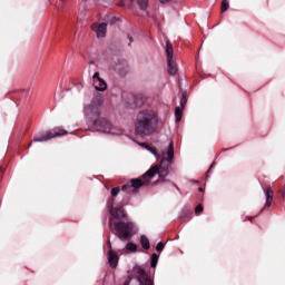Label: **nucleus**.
I'll return each mask as SVG.
<instances>
[{
	"mask_svg": "<svg viewBox=\"0 0 285 285\" xmlns=\"http://www.w3.org/2000/svg\"><path fill=\"white\" fill-rule=\"evenodd\" d=\"M166 55H167V66L168 73L171 76L177 75V62L175 61V50L173 49V43L170 41L166 42Z\"/></svg>",
	"mask_w": 285,
	"mask_h": 285,
	"instance_id": "obj_5",
	"label": "nucleus"
},
{
	"mask_svg": "<svg viewBox=\"0 0 285 285\" xmlns=\"http://www.w3.org/2000/svg\"><path fill=\"white\" fill-rule=\"evenodd\" d=\"M183 219V222H186V218H181Z\"/></svg>",
	"mask_w": 285,
	"mask_h": 285,
	"instance_id": "obj_28",
	"label": "nucleus"
},
{
	"mask_svg": "<svg viewBox=\"0 0 285 285\" xmlns=\"http://www.w3.org/2000/svg\"><path fill=\"white\" fill-rule=\"evenodd\" d=\"M126 248L127 250H130V253H135L137 250V245L135 243H128Z\"/></svg>",
	"mask_w": 285,
	"mask_h": 285,
	"instance_id": "obj_16",
	"label": "nucleus"
},
{
	"mask_svg": "<svg viewBox=\"0 0 285 285\" xmlns=\"http://www.w3.org/2000/svg\"><path fill=\"white\" fill-rule=\"evenodd\" d=\"M121 189H119V187H115L111 189V197H117V195H119Z\"/></svg>",
	"mask_w": 285,
	"mask_h": 285,
	"instance_id": "obj_21",
	"label": "nucleus"
},
{
	"mask_svg": "<svg viewBox=\"0 0 285 285\" xmlns=\"http://www.w3.org/2000/svg\"><path fill=\"white\" fill-rule=\"evenodd\" d=\"M63 135H68V131H66V129H62L61 127H56L49 131L37 134L33 138V141L36 142L50 141V139H55L57 137H63Z\"/></svg>",
	"mask_w": 285,
	"mask_h": 285,
	"instance_id": "obj_4",
	"label": "nucleus"
},
{
	"mask_svg": "<svg viewBox=\"0 0 285 285\" xmlns=\"http://www.w3.org/2000/svg\"><path fill=\"white\" fill-rule=\"evenodd\" d=\"M129 41H132V37L129 36Z\"/></svg>",
	"mask_w": 285,
	"mask_h": 285,
	"instance_id": "obj_27",
	"label": "nucleus"
},
{
	"mask_svg": "<svg viewBox=\"0 0 285 285\" xmlns=\"http://www.w3.org/2000/svg\"><path fill=\"white\" fill-rule=\"evenodd\" d=\"M156 250H158V252L164 250V243L159 242V243L156 245Z\"/></svg>",
	"mask_w": 285,
	"mask_h": 285,
	"instance_id": "obj_23",
	"label": "nucleus"
},
{
	"mask_svg": "<svg viewBox=\"0 0 285 285\" xmlns=\"http://www.w3.org/2000/svg\"><path fill=\"white\" fill-rule=\"evenodd\" d=\"M141 148H146V150H149V153H151V155H154V157H156V159H159V153H157V148L155 147H150L146 144H140Z\"/></svg>",
	"mask_w": 285,
	"mask_h": 285,
	"instance_id": "obj_14",
	"label": "nucleus"
},
{
	"mask_svg": "<svg viewBox=\"0 0 285 285\" xmlns=\"http://www.w3.org/2000/svg\"><path fill=\"white\" fill-rule=\"evenodd\" d=\"M95 89L99 92H104L108 88L105 79H101L99 72H95L92 76Z\"/></svg>",
	"mask_w": 285,
	"mask_h": 285,
	"instance_id": "obj_7",
	"label": "nucleus"
},
{
	"mask_svg": "<svg viewBox=\"0 0 285 285\" xmlns=\"http://www.w3.org/2000/svg\"><path fill=\"white\" fill-rule=\"evenodd\" d=\"M129 277L132 279V277H136V279L139 282L140 285H154L153 279L148 277V274H146V271L139 266H135L129 272Z\"/></svg>",
	"mask_w": 285,
	"mask_h": 285,
	"instance_id": "obj_6",
	"label": "nucleus"
},
{
	"mask_svg": "<svg viewBox=\"0 0 285 285\" xmlns=\"http://www.w3.org/2000/svg\"><path fill=\"white\" fill-rule=\"evenodd\" d=\"M228 8H230V4L228 3L227 0H224L222 2V12H226V10H228Z\"/></svg>",
	"mask_w": 285,
	"mask_h": 285,
	"instance_id": "obj_20",
	"label": "nucleus"
},
{
	"mask_svg": "<svg viewBox=\"0 0 285 285\" xmlns=\"http://www.w3.org/2000/svg\"><path fill=\"white\" fill-rule=\"evenodd\" d=\"M85 112L86 115L90 116V115H99V109L97 107H95V105H89L85 108Z\"/></svg>",
	"mask_w": 285,
	"mask_h": 285,
	"instance_id": "obj_13",
	"label": "nucleus"
},
{
	"mask_svg": "<svg viewBox=\"0 0 285 285\" xmlns=\"http://www.w3.org/2000/svg\"><path fill=\"white\" fill-rule=\"evenodd\" d=\"M140 244L145 250H148V248H150V240L146 236L140 237Z\"/></svg>",
	"mask_w": 285,
	"mask_h": 285,
	"instance_id": "obj_15",
	"label": "nucleus"
},
{
	"mask_svg": "<svg viewBox=\"0 0 285 285\" xmlns=\"http://www.w3.org/2000/svg\"><path fill=\"white\" fill-rule=\"evenodd\" d=\"M159 124V118L157 112L153 110H142L137 115L135 122V132L140 135V137H148L157 130V125Z\"/></svg>",
	"mask_w": 285,
	"mask_h": 285,
	"instance_id": "obj_2",
	"label": "nucleus"
},
{
	"mask_svg": "<svg viewBox=\"0 0 285 285\" xmlns=\"http://www.w3.org/2000/svg\"><path fill=\"white\" fill-rule=\"evenodd\" d=\"M138 3L141 10H146L148 8V0H138Z\"/></svg>",
	"mask_w": 285,
	"mask_h": 285,
	"instance_id": "obj_19",
	"label": "nucleus"
},
{
	"mask_svg": "<svg viewBox=\"0 0 285 285\" xmlns=\"http://www.w3.org/2000/svg\"><path fill=\"white\" fill-rule=\"evenodd\" d=\"M196 215H199L200 213H204V207L202 205H198L195 209Z\"/></svg>",
	"mask_w": 285,
	"mask_h": 285,
	"instance_id": "obj_22",
	"label": "nucleus"
},
{
	"mask_svg": "<svg viewBox=\"0 0 285 285\" xmlns=\"http://www.w3.org/2000/svg\"><path fill=\"white\" fill-rule=\"evenodd\" d=\"M108 262L112 268H117V264L119 263V256L112 249L108 253Z\"/></svg>",
	"mask_w": 285,
	"mask_h": 285,
	"instance_id": "obj_10",
	"label": "nucleus"
},
{
	"mask_svg": "<svg viewBox=\"0 0 285 285\" xmlns=\"http://www.w3.org/2000/svg\"><path fill=\"white\" fill-rule=\"evenodd\" d=\"M175 117H176V121H181V108L177 107L175 109Z\"/></svg>",
	"mask_w": 285,
	"mask_h": 285,
	"instance_id": "obj_18",
	"label": "nucleus"
},
{
	"mask_svg": "<svg viewBox=\"0 0 285 285\" xmlns=\"http://www.w3.org/2000/svg\"><path fill=\"white\" fill-rule=\"evenodd\" d=\"M199 191L202 193V188H199Z\"/></svg>",
	"mask_w": 285,
	"mask_h": 285,
	"instance_id": "obj_29",
	"label": "nucleus"
},
{
	"mask_svg": "<svg viewBox=\"0 0 285 285\" xmlns=\"http://www.w3.org/2000/svg\"><path fill=\"white\" fill-rule=\"evenodd\" d=\"M108 246H109L110 250H112V244L110 242H108Z\"/></svg>",
	"mask_w": 285,
	"mask_h": 285,
	"instance_id": "obj_26",
	"label": "nucleus"
},
{
	"mask_svg": "<svg viewBox=\"0 0 285 285\" xmlns=\"http://www.w3.org/2000/svg\"><path fill=\"white\" fill-rule=\"evenodd\" d=\"M173 164H175V142L170 141L167 150L161 153L160 163L147 170L140 178H132L129 184L122 186V190L137 193L142 186L151 184L156 175L160 178L168 177V170Z\"/></svg>",
	"mask_w": 285,
	"mask_h": 285,
	"instance_id": "obj_1",
	"label": "nucleus"
},
{
	"mask_svg": "<svg viewBox=\"0 0 285 285\" xmlns=\"http://www.w3.org/2000/svg\"><path fill=\"white\" fill-rule=\"evenodd\" d=\"M180 106H186V98H183L181 100H180Z\"/></svg>",
	"mask_w": 285,
	"mask_h": 285,
	"instance_id": "obj_25",
	"label": "nucleus"
},
{
	"mask_svg": "<svg viewBox=\"0 0 285 285\" xmlns=\"http://www.w3.org/2000/svg\"><path fill=\"white\" fill-rule=\"evenodd\" d=\"M108 24L107 23H94L91 30L96 32L98 39L106 37Z\"/></svg>",
	"mask_w": 285,
	"mask_h": 285,
	"instance_id": "obj_8",
	"label": "nucleus"
},
{
	"mask_svg": "<svg viewBox=\"0 0 285 285\" xmlns=\"http://www.w3.org/2000/svg\"><path fill=\"white\" fill-rule=\"evenodd\" d=\"M264 193L266 195V204H265V206L267 208H271V204L273 202V189L267 188V189L264 190Z\"/></svg>",
	"mask_w": 285,
	"mask_h": 285,
	"instance_id": "obj_12",
	"label": "nucleus"
},
{
	"mask_svg": "<svg viewBox=\"0 0 285 285\" xmlns=\"http://www.w3.org/2000/svg\"><path fill=\"white\" fill-rule=\"evenodd\" d=\"M102 130L108 135H121V130L117 129V127H114L112 122L107 120L102 121Z\"/></svg>",
	"mask_w": 285,
	"mask_h": 285,
	"instance_id": "obj_9",
	"label": "nucleus"
},
{
	"mask_svg": "<svg viewBox=\"0 0 285 285\" xmlns=\"http://www.w3.org/2000/svg\"><path fill=\"white\" fill-rule=\"evenodd\" d=\"M111 226H114L115 230L119 239L128 242L130 237H132V228H135V224L132 222H112Z\"/></svg>",
	"mask_w": 285,
	"mask_h": 285,
	"instance_id": "obj_3",
	"label": "nucleus"
},
{
	"mask_svg": "<svg viewBox=\"0 0 285 285\" xmlns=\"http://www.w3.org/2000/svg\"><path fill=\"white\" fill-rule=\"evenodd\" d=\"M158 259H159V256H157V254H153V256H151V268H157Z\"/></svg>",
	"mask_w": 285,
	"mask_h": 285,
	"instance_id": "obj_17",
	"label": "nucleus"
},
{
	"mask_svg": "<svg viewBox=\"0 0 285 285\" xmlns=\"http://www.w3.org/2000/svg\"><path fill=\"white\" fill-rule=\"evenodd\" d=\"M108 205H109V206H115V198H111V199L108 202Z\"/></svg>",
	"mask_w": 285,
	"mask_h": 285,
	"instance_id": "obj_24",
	"label": "nucleus"
},
{
	"mask_svg": "<svg viewBox=\"0 0 285 285\" xmlns=\"http://www.w3.org/2000/svg\"><path fill=\"white\" fill-rule=\"evenodd\" d=\"M110 215L111 217H115V219H124L126 217V213L121 207L120 208L111 207Z\"/></svg>",
	"mask_w": 285,
	"mask_h": 285,
	"instance_id": "obj_11",
	"label": "nucleus"
}]
</instances>
